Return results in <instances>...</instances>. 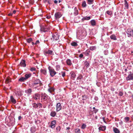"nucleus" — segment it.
<instances>
[{"label":"nucleus","instance_id":"obj_14","mask_svg":"<svg viewBox=\"0 0 133 133\" xmlns=\"http://www.w3.org/2000/svg\"><path fill=\"white\" fill-rule=\"evenodd\" d=\"M36 130V128L35 126H33L30 129V131L31 133H34Z\"/></svg>","mask_w":133,"mask_h":133},{"label":"nucleus","instance_id":"obj_34","mask_svg":"<svg viewBox=\"0 0 133 133\" xmlns=\"http://www.w3.org/2000/svg\"><path fill=\"white\" fill-rule=\"evenodd\" d=\"M71 45L74 46H76L78 45V44L77 43L75 42H73L71 43Z\"/></svg>","mask_w":133,"mask_h":133},{"label":"nucleus","instance_id":"obj_15","mask_svg":"<svg viewBox=\"0 0 133 133\" xmlns=\"http://www.w3.org/2000/svg\"><path fill=\"white\" fill-rule=\"evenodd\" d=\"M70 75L71 79L73 80H74L75 79L74 78L76 76V75L75 73L73 71H71L70 73Z\"/></svg>","mask_w":133,"mask_h":133},{"label":"nucleus","instance_id":"obj_57","mask_svg":"<svg viewBox=\"0 0 133 133\" xmlns=\"http://www.w3.org/2000/svg\"><path fill=\"white\" fill-rule=\"evenodd\" d=\"M22 118V117L21 116H19L18 117V119L19 120H20Z\"/></svg>","mask_w":133,"mask_h":133},{"label":"nucleus","instance_id":"obj_59","mask_svg":"<svg viewBox=\"0 0 133 133\" xmlns=\"http://www.w3.org/2000/svg\"><path fill=\"white\" fill-rule=\"evenodd\" d=\"M95 100L96 101H97L98 100V97H95Z\"/></svg>","mask_w":133,"mask_h":133},{"label":"nucleus","instance_id":"obj_37","mask_svg":"<svg viewBox=\"0 0 133 133\" xmlns=\"http://www.w3.org/2000/svg\"><path fill=\"white\" fill-rule=\"evenodd\" d=\"M96 48V47L95 46H92L90 47V49L91 50H95Z\"/></svg>","mask_w":133,"mask_h":133},{"label":"nucleus","instance_id":"obj_12","mask_svg":"<svg viewBox=\"0 0 133 133\" xmlns=\"http://www.w3.org/2000/svg\"><path fill=\"white\" fill-rule=\"evenodd\" d=\"M40 97V95L38 93H35L33 96V98L36 100L37 101Z\"/></svg>","mask_w":133,"mask_h":133},{"label":"nucleus","instance_id":"obj_62","mask_svg":"<svg viewBox=\"0 0 133 133\" xmlns=\"http://www.w3.org/2000/svg\"><path fill=\"white\" fill-rule=\"evenodd\" d=\"M58 75H59V77H61V75H62V74H61V73H59L58 74Z\"/></svg>","mask_w":133,"mask_h":133},{"label":"nucleus","instance_id":"obj_21","mask_svg":"<svg viewBox=\"0 0 133 133\" xmlns=\"http://www.w3.org/2000/svg\"><path fill=\"white\" fill-rule=\"evenodd\" d=\"M113 131L115 133H120L119 130L117 128L114 127L113 128Z\"/></svg>","mask_w":133,"mask_h":133},{"label":"nucleus","instance_id":"obj_6","mask_svg":"<svg viewBox=\"0 0 133 133\" xmlns=\"http://www.w3.org/2000/svg\"><path fill=\"white\" fill-rule=\"evenodd\" d=\"M127 33L128 37L132 36L133 35V30L131 29H128L127 31Z\"/></svg>","mask_w":133,"mask_h":133},{"label":"nucleus","instance_id":"obj_5","mask_svg":"<svg viewBox=\"0 0 133 133\" xmlns=\"http://www.w3.org/2000/svg\"><path fill=\"white\" fill-rule=\"evenodd\" d=\"M50 29L49 26L48 25H45L44 26H43L41 27V31L42 32H45L47 31L48 30Z\"/></svg>","mask_w":133,"mask_h":133},{"label":"nucleus","instance_id":"obj_60","mask_svg":"<svg viewBox=\"0 0 133 133\" xmlns=\"http://www.w3.org/2000/svg\"><path fill=\"white\" fill-rule=\"evenodd\" d=\"M119 124L120 125H122L123 124V122L122 121H121L119 123Z\"/></svg>","mask_w":133,"mask_h":133},{"label":"nucleus","instance_id":"obj_32","mask_svg":"<svg viewBox=\"0 0 133 133\" xmlns=\"http://www.w3.org/2000/svg\"><path fill=\"white\" fill-rule=\"evenodd\" d=\"M56 114V113L55 111H52L50 113V115L53 117H54L55 116Z\"/></svg>","mask_w":133,"mask_h":133},{"label":"nucleus","instance_id":"obj_45","mask_svg":"<svg viewBox=\"0 0 133 133\" xmlns=\"http://www.w3.org/2000/svg\"><path fill=\"white\" fill-rule=\"evenodd\" d=\"M124 119L125 120V122H127L129 121V118L128 117H126L124 118Z\"/></svg>","mask_w":133,"mask_h":133},{"label":"nucleus","instance_id":"obj_56","mask_svg":"<svg viewBox=\"0 0 133 133\" xmlns=\"http://www.w3.org/2000/svg\"><path fill=\"white\" fill-rule=\"evenodd\" d=\"M39 43V42L38 40L35 43V44H38Z\"/></svg>","mask_w":133,"mask_h":133},{"label":"nucleus","instance_id":"obj_16","mask_svg":"<svg viewBox=\"0 0 133 133\" xmlns=\"http://www.w3.org/2000/svg\"><path fill=\"white\" fill-rule=\"evenodd\" d=\"M20 65L22 66L23 67H25L26 64L25 63V60L22 59L20 63Z\"/></svg>","mask_w":133,"mask_h":133},{"label":"nucleus","instance_id":"obj_38","mask_svg":"<svg viewBox=\"0 0 133 133\" xmlns=\"http://www.w3.org/2000/svg\"><path fill=\"white\" fill-rule=\"evenodd\" d=\"M32 107L35 108H38L37 104L36 103H33L32 104Z\"/></svg>","mask_w":133,"mask_h":133},{"label":"nucleus","instance_id":"obj_47","mask_svg":"<svg viewBox=\"0 0 133 133\" xmlns=\"http://www.w3.org/2000/svg\"><path fill=\"white\" fill-rule=\"evenodd\" d=\"M62 75L63 77H64L65 76V72L62 71L61 72Z\"/></svg>","mask_w":133,"mask_h":133},{"label":"nucleus","instance_id":"obj_54","mask_svg":"<svg viewBox=\"0 0 133 133\" xmlns=\"http://www.w3.org/2000/svg\"><path fill=\"white\" fill-rule=\"evenodd\" d=\"M83 57V55L82 54H81L79 55V57L80 58H82Z\"/></svg>","mask_w":133,"mask_h":133},{"label":"nucleus","instance_id":"obj_1","mask_svg":"<svg viewBox=\"0 0 133 133\" xmlns=\"http://www.w3.org/2000/svg\"><path fill=\"white\" fill-rule=\"evenodd\" d=\"M41 98V100L46 104H47L49 102V100L50 99V97L45 93L42 94Z\"/></svg>","mask_w":133,"mask_h":133},{"label":"nucleus","instance_id":"obj_49","mask_svg":"<svg viewBox=\"0 0 133 133\" xmlns=\"http://www.w3.org/2000/svg\"><path fill=\"white\" fill-rule=\"evenodd\" d=\"M30 70L32 71H35L36 70V68L34 67L31 68L30 69Z\"/></svg>","mask_w":133,"mask_h":133},{"label":"nucleus","instance_id":"obj_25","mask_svg":"<svg viewBox=\"0 0 133 133\" xmlns=\"http://www.w3.org/2000/svg\"><path fill=\"white\" fill-rule=\"evenodd\" d=\"M110 38L111 39H113L114 40H116L117 39L116 36L114 35H111L110 36Z\"/></svg>","mask_w":133,"mask_h":133},{"label":"nucleus","instance_id":"obj_26","mask_svg":"<svg viewBox=\"0 0 133 133\" xmlns=\"http://www.w3.org/2000/svg\"><path fill=\"white\" fill-rule=\"evenodd\" d=\"M74 14L75 15H77L78 14V12L76 8H75L74 9Z\"/></svg>","mask_w":133,"mask_h":133},{"label":"nucleus","instance_id":"obj_8","mask_svg":"<svg viewBox=\"0 0 133 133\" xmlns=\"http://www.w3.org/2000/svg\"><path fill=\"white\" fill-rule=\"evenodd\" d=\"M52 38L54 39L55 41H56L58 40L59 38V35H58L55 33L52 35Z\"/></svg>","mask_w":133,"mask_h":133},{"label":"nucleus","instance_id":"obj_24","mask_svg":"<svg viewBox=\"0 0 133 133\" xmlns=\"http://www.w3.org/2000/svg\"><path fill=\"white\" fill-rule=\"evenodd\" d=\"M91 18V17L90 16H86L85 17H84L82 19V20L83 21H84L85 20H89Z\"/></svg>","mask_w":133,"mask_h":133},{"label":"nucleus","instance_id":"obj_40","mask_svg":"<svg viewBox=\"0 0 133 133\" xmlns=\"http://www.w3.org/2000/svg\"><path fill=\"white\" fill-rule=\"evenodd\" d=\"M38 107L39 108H42V105L40 103H37Z\"/></svg>","mask_w":133,"mask_h":133},{"label":"nucleus","instance_id":"obj_13","mask_svg":"<svg viewBox=\"0 0 133 133\" xmlns=\"http://www.w3.org/2000/svg\"><path fill=\"white\" fill-rule=\"evenodd\" d=\"M32 92V89L31 88H29L27 89L25 91V92L29 95L31 94Z\"/></svg>","mask_w":133,"mask_h":133},{"label":"nucleus","instance_id":"obj_48","mask_svg":"<svg viewBox=\"0 0 133 133\" xmlns=\"http://www.w3.org/2000/svg\"><path fill=\"white\" fill-rule=\"evenodd\" d=\"M104 53L105 55H107L108 54V51L107 50H104Z\"/></svg>","mask_w":133,"mask_h":133},{"label":"nucleus","instance_id":"obj_11","mask_svg":"<svg viewBox=\"0 0 133 133\" xmlns=\"http://www.w3.org/2000/svg\"><path fill=\"white\" fill-rule=\"evenodd\" d=\"M61 105L60 103H57L56 105V109L57 111H60L61 109Z\"/></svg>","mask_w":133,"mask_h":133},{"label":"nucleus","instance_id":"obj_2","mask_svg":"<svg viewBox=\"0 0 133 133\" xmlns=\"http://www.w3.org/2000/svg\"><path fill=\"white\" fill-rule=\"evenodd\" d=\"M87 35L86 31L84 30L79 31L77 33V36L79 37V39L84 38Z\"/></svg>","mask_w":133,"mask_h":133},{"label":"nucleus","instance_id":"obj_20","mask_svg":"<svg viewBox=\"0 0 133 133\" xmlns=\"http://www.w3.org/2000/svg\"><path fill=\"white\" fill-rule=\"evenodd\" d=\"M56 121H52L51 123V127L53 128L55 127Z\"/></svg>","mask_w":133,"mask_h":133},{"label":"nucleus","instance_id":"obj_53","mask_svg":"<svg viewBox=\"0 0 133 133\" xmlns=\"http://www.w3.org/2000/svg\"><path fill=\"white\" fill-rule=\"evenodd\" d=\"M98 110L97 109H95V110H94L93 111L96 114V112H97L98 111Z\"/></svg>","mask_w":133,"mask_h":133},{"label":"nucleus","instance_id":"obj_51","mask_svg":"<svg viewBox=\"0 0 133 133\" xmlns=\"http://www.w3.org/2000/svg\"><path fill=\"white\" fill-rule=\"evenodd\" d=\"M123 95V93L122 92H120L119 93V95L121 96Z\"/></svg>","mask_w":133,"mask_h":133},{"label":"nucleus","instance_id":"obj_46","mask_svg":"<svg viewBox=\"0 0 133 133\" xmlns=\"http://www.w3.org/2000/svg\"><path fill=\"white\" fill-rule=\"evenodd\" d=\"M88 3L89 4H92L94 1V0H87Z\"/></svg>","mask_w":133,"mask_h":133},{"label":"nucleus","instance_id":"obj_61","mask_svg":"<svg viewBox=\"0 0 133 133\" xmlns=\"http://www.w3.org/2000/svg\"><path fill=\"white\" fill-rule=\"evenodd\" d=\"M54 3L55 4H57L58 2V1L57 0H55L54 1Z\"/></svg>","mask_w":133,"mask_h":133},{"label":"nucleus","instance_id":"obj_17","mask_svg":"<svg viewBox=\"0 0 133 133\" xmlns=\"http://www.w3.org/2000/svg\"><path fill=\"white\" fill-rule=\"evenodd\" d=\"M42 74L46 75H47V71L46 69H41L40 70Z\"/></svg>","mask_w":133,"mask_h":133},{"label":"nucleus","instance_id":"obj_55","mask_svg":"<svg viewBox=\"0 0 133 133\" xmlns=\"http://www.w3.org/2000/svg\"><path fill=\"white\" fill-rule=\"evenodd\" d=\"M104 47H106L107 48H109V45H108V44H105L104 46Z\"/></svg>","mask_w":133,"mask_h":133},{"label":"nucleus","instance_id":"obj_36","mask_svg":"<svg viewBox=\"0 0 133 133\" xmlns=\"http://www.w3.org/2000/svg\"><path fill=\"white\" fill-rule=\"evenodd\" d=\"M6 83H8L9 82H11V80L9 77H7L6 80Z\"/></svg>","mask_w":133,"mask_h":133},{"label":"nucleus","instance_id":"obj_42","mask_svg":"<svg viewBox=\"0 0 133 133\" xmlns=\"http://www.w3.org/2000/svg\"><path fill=\"white\" fill-rule=\"evenodd\" d=\"M27 42L29 43H30L32 41V39L31 38H29L26 39Z\"/></svg>","mask_w":133,"mask_h":133},{"label":"nucleus","instance_id":"obj_50","mask_svg":"<svg viewBox=\"0 0 133 133\" xmlns=\"http://www.w3.org/2000/svg\"><path fill=\"white\" fill-rule=\"evenodd\" d=\"M15 93L18 95H20V92L19 91H16Z\"/></svg>","mask_w":133,"mask_h":133},{"label":"nucleus","instance_id":"obj_44","mask_svg":"<svg viewBox=\"0 0 133 133\" xmlns=\"http://www.w3.org/2000/svg\"><path fill=\"white\" fill-rule=\"evenodd\" d=\"M75 132L77 133H80V130L79 129H76L75 130Z\"/></svg>","mask_w":133,"mask_h":133},{"label":"nucleus","instance_id":"obj_41","mask_svg":"<svg viewBox=\"0 0 133 133\" xmlns=\"http://www.w3.org/2000/svg\"><path fill=\"white\" fill-rule=\"evenodd\" d=\"M107 13L110 16L112 14V11H107Z\"/></svg>","mask_w":133,"mask_h":133},{"label":"nucleus","instance_id":"obj_43","mask_svg":"<svg viewBox=\"0 0 133 133\" xmlns=\"http://www.w3.org/2000/svg\"><path fill=\"white\" fill-rule=\"evenodd\" d=\"M86 125L85 124H83L81 126V128L82 129H84L86 128Z\"/></svg>","mask_w":133,"mask_h":133},{"label":"nucleus","instance_id":"obj_52","mask_svg":"<svg viewBox=\"0 0 133 133\" xmlns=\"http://www.w3.org/2000/svg\"><path fill=\"white\" fill-rule=\"evenodd\" d=\"M60 129H61V128H60V127L59 126H58V127H57V128H56V130L59 131H60Z\"/></svg>","mask_w":133,"mask_h":133},{"label":"nucleus","instance_id":"obj_31","mask_svg":"<svg viewBox=\"0 0 133 133\" xmlns=\"http://www.w3.org/2000/svg\"><path fill=\"white\" fill-rule=\"evenodd\" d=\"M56 71H59L60 69L61 66L59 65H57L56 66Z\"/></svg>","mask_w":133,"mask_h":133},{"label":"nucleus","instance_id":"obj_33","mask_svg":"<svg viewBox=\"0 0 133 133\" xmlns=\"http://www.w3.org/2000/svg\"><path fill=\"white\" fill-rule=\"evenodd\" d=\"M90 52V51L88 49L85 52V54L86 55L88 56L89 55Z\"/></svg>","mask_w":133,"mask_h":133},{"label":"nucleus","instance_id":"obj_27","mask_svg":"<svg viewBox=\"0 0 133 133\" xmlns=\"http://www.w3.org/2000/svg\"><path fill=\"white\" fill-rule=\"evenodd\" d=\"M26 80L25 78L23 77H21L18 80V81L21 82H24Z\"/></svg>","mask_w":133,"mask_h":133},{"label":"nucleus","instance_id":"obj_22","mask_svg":"<svg viewBox=\"0 0 133 133\" xmlns=\"http://www.w3.org/2000/svg\"><path fill=\"white\" fill-rule=\"evenodd\" d=\"M31 73L26 74L25 75V78L26 80L31 77Z\"/></svg>","mask_w":133,"mask_h":133},{"label":"nucleus","instance_id":"obj_23","mask_svg":"<svg viewBox=\"0 0 133 133\" xmlns=\"http://www.w3.org/2000/svg\"><path fill=\"white\" fill-rule=\"evenodd\" d=\"M66 63L67 65L69 66H71L72 65L71 61V60L69 59H67Z\"/></svg>","mask_w":133,"mask_h":133},{"label":"nucleus","instance_id":"obj_63","mask_svg":"<svg viewBox=\"0 0 133 133\" xmlns=\"http://www.w3.org/2000/svg\"><path fill=\"white\" fill-rule=\"evenodd\" d=\"M16 10H14L13 11V14H15L16 13Z\"/></svg>","mask_w":133,"mask_h":133},{"label":"nucleus","instance_id":"obj_28","mask_svg":"<svg viewBox=\"0 0 133 133\" xmlns=\"http://www.w3.org/2000/svg\"><path fill=\"white\" fill-rule=\"evenodd\" d=\"M124 5L126 8L128 9V4L126 0H124Z\"/></svg>","mask_w":133,"mask_h":133},{"label":"nucleus","instance_id":"obj_3","mask_svg":"<svg viewBox=\"0 0 133 133\" xmlns=\"http://www.w3.org/2000/svg\"><path fill=\"white\" fill-rule=\"evenodd\" d=\"M48 69L51 77H53L56 74V72L55 71V70L50 66L48 67Z\"/></svg>","mask_w":133,"mask_h":133},{"label":"nucleus","instance_id":"obj_9","mask_svg":"<svg viewBox=\"0 0 133 133\" xmlns=\"http://www.w3.org/2000/svg\"><path fill=\"white\" fill-rule=\"evenodd\" d=\"M44 53L45 55L47 56L48 55H53V52L52 51L50 50L45 51Z\"/></svg>","mask_w":133,"mask_h":133},{"label":"nucleus","instance_id":"obj_29","mask_svg":"<svg viewBox=\"0 0 133 133\" xmlns=\"http://www.w3.org/2000/svg\"><path fill=\"white\" fill-rule=\"evenodd\" d=\"M90 23L91 25L92 26H94L96 25V23L95 20H91L90 21Z\"/></svg>","mask_w":133,"mask_h":133},{"label":"nucleus","instance_id":"obj_10","mask_svg":"<svg viewBox=\"0 0 133 133\" xmlns=\"http://www.w3.org/2000/svg\"><path fill=\"white\" fill-rule=\"evenodd\" d=\"M62 16V15L60 12H56L55 14V18L56 19H57L60 18Z\"/></svg>","mask_w":133,"mask_h":133},{"label":"nucleus","instance_id":"obj_64","mask_svg":"<svg viewBox=\"0 0 133 133\" xmlns=\"http://www.w3.org/2000/svg\"><path fill=\"white\" fill-rule=\"evenodd\" d=\"M70 129V128L69 127H68L66 129L69 130Z\"/></svg>","mask_w":133,"mask_h":133},{"label":"nucleus","instance_id":"obj_39","mask_svg":"<svg viewBox=\"0 0 133 133\" xmlns=\"http://www.w3.org/2000/svg\"><path fill=\"white\" fill-rule=\"evenodd\" d=\"M82 6L83 7H85L86 6V2L85 1H83L82 4Z\"/></svg>","mask_w":133,"mask_h":133},{"label":"nucleus","instance_id":"obj_18","mask_svg":"<svg viewBox=\"0 0 133 133\" xmlns=\"http://www.w3.org/2000/svg\"><path fill=\"white\" fill-rule=\"evenodd\" d=\"M106 126H105L101 125L98 128L100 130L104 131L106 129Z\"/></svg>","mask_w":133,"mask_h":133},{"label":"nucleus","instance_id":"obj_30","mask_svg":"<svg viewBox=\"0 0 133 133\" xmlns=\"http://www.w3.org/2000/svg\"><path fill=\"white\" fill-rule=\"evenodd\" d=\"M54 91V89L53 87H50L48 89V91L50 93Z\"/></svg>","mask_w":133,"mask_h":133},{"label":"nucleus","instance_id":"obj_7","mask_svg":"<svg viewBox=\"0 0 133 133\" xmlns=\"http://www.w3.org/2000/svg\"><path fill=\"white\" fill-rule=\"evenodd\" d=\"M129 73L130 74L126 77L127 80H133V72L131 73V71H130Z\"/></svg>","mask_w":133,"mask_h":133},{"label":"nucleus","instance_id":"obj_58","mask_svg":"<svg viewBox=\"0 0 133 133\" xmlns=\"http://www.w3.org/2000/svg\"><path fill=\"white\" fill-rule=\"evenodd\" d=\"M13 14L12 13H9L8 14V15L9 16H12V15Z\"/></svg>","mask_w":133,"mask_h":133},{"label":"nucleus","instance_id":"obj_19","mask_svg":"<svg viewBox=\"0 0 133 133\" xmlns=\"http://www.w3.org/2000/svg\"><path fill=\"white\" fill-rule=\"evenodd\" d=\"M10 100L11 101L13 104H15L16 103V100L14 98L13 96H10Z\"/></svg>","mask_w":133,"mask_h":133},{"label":"nucleus","instance_id":"obj_4","mask_svg":"<svg viewBox=\"0 0 133 133\" xmlns=\"http://www.w3.org/2000/svg\"><path fill=\"white\" fill-rule=\"evenodd\" d=\"M32 85L33 86H35L37 87L40 86L42 85V84L40 80L39 79L35 80L32 83Z\"/></svg>","mask_w":133,"mask_h":133},{"label":"nucleus","instance_id":"obj_35","mask_svg":"<svg viewBox=\"0 0 133 133\" xmlns=\"http://www.w3.org/2000/svg\"><path fill=\"white\" fill-rule=\"evenodd\" d=\"M84 65L87 68L89 66V64L87 61H86L84 62Z\"/></svg>","mask_w":133,"mask_h":133}]
</instances>
